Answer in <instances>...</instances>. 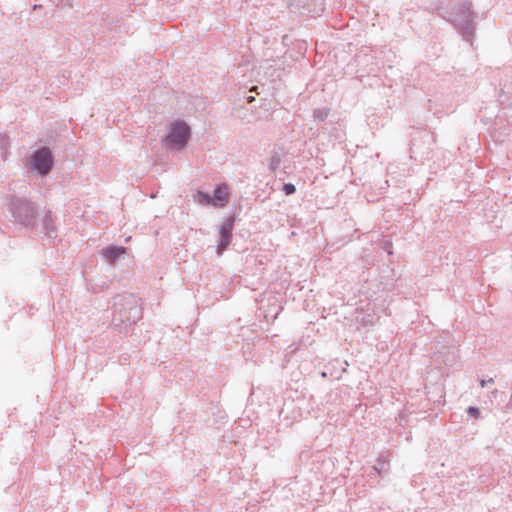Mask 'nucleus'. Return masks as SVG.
<instances>
[{
	"label": "nucleus",
	"mask_w": 512,
	"mask_h": 512,
	"mask_svg": "<svg viewBox=\"0 0 512 512\" xmlns=\"http://www.w3.org/2000/svg\"><path fill=\"white\" fill-rule=\"evenodd\" d=\"M142 318V310L133 295H118L114 299L112 322L119 332H127L128 328Z\"/></svg>",
	"instance_id": "obj_1"
},
{
	"label": "nucleus",
	"mask_w": 512,
	"mask_h": 512,
	"mask_svg": "<svg viewBox=\"0 0 512 512\" xmlns=\"http://www.w3.org/2000/svg\"><path fill=\"white\" fill-rule=\"evenodd\" d=\"M449 21L457 27L463 39L472 43L475 31L474 13L469 2H464L455 7L449 17Z\"/></svg>",
	"instance_id": "obj_2"
},
{
	"label": "nucleus",
	"mask_w": 512,
	"mask_h": 512,
	"mask_svg": "<svg viewBox=\"0 0 512 512\" xmlns=\"http://www.w3.org/2000/svg\"><path fill=\"white\" fill-rule=\"evenodd\" d=\"M10 212L17 223L34 227L37 209L33 202L25 198L13 197L10 201Z\"/></svg>",
	"instance_id": "obj_3"
},
{
	"label": "nucleus",
	"mask_w": 512,
	"mask_h": 512,
	"mask_svg": "<svg viewBox=\"0 0 512 512\" xmlns=\"http://www.w3.org/2000/svg\"><path fill=\"white\" fill-rule=\"evenodd\" d=\"M191 135L190 127L183 120L174 121L171 124L170 131L165 137V141L168 145H177L178 147H184Z\"/></svg>",
	"instance_id": "obj_4"
},
{
	"label": "nucleus",
	"mask_w": 512,
	"mask_h": 512,
	"mask_svg": "<svg viewBox=\"0 0 512 512\" xmlns=\"http://www.w3.org/2000/svg\"><path fill=\"white\" fill-rule=\"evenodd\" d=\"M31 166L39 175H47L53 167V156L48 147L37 149L31 157Z\"/></svg>",
	"instance_id": "obj_5"
},
{
	"label": "nucleus",
	"mask_w": 512,
	"mask_h": 512,
	"mask_svg": "<svg viewBox=\"0 0 512 512\" xmlns=\"http://www.w3.org/2000/svg\"><path fill=\"white\" fill-rule=\"evenodd\" d=\"M234 226V217L230 216L224 220L219 229L220 241L216 248V253L221 255L229 246L232 239V230Z\"/></svg>",
	"instance_id": "obj_6"
},
{
	"label": "nucleus",
	"mask_w": 512,
	"mask_h": 512,
	"mask_svg": "<svg viewBox=\"0 0 512 512\" xmlns=\"http://www.w3.org/2000/svg\"><path fill=\"white\" fill-rule=\"evenodd\" d=\"M41 232L49 238L56 237L55 217L51 211L45 212L41 219Z\"/></svg>",
	"instance_id": "obj_7"
},
{
	"label": "nucleus",
	"mask_w": 512,
	"mask_h": 512,
	"mask_svg": "<svg viewBox=\"0 0 512 512\" xmlns=\"http://www.w3.org/2000/svg\"><path fill=\"white\" fill-rule=\"evenodd\" d=\"M212 205L224 207L229 202V193L226 186L218 185L213 192Z\"/></svg>",
	"instance_id": "obj_8"
},
{
	"label": "nucleus",
	"mask_w": 512,
	"mask_h": 512,
	"mask_svg": "<svg viewBox=\"0 0 512 512\" xmlns=\"http://www.w3.org/2000/svg\"><path fill=\"white\" fill-rule=\"evenodd\" d=\"M126 253V248L123 246L110 245L102 249V256L109 262H116L119 257Z\"/></svg>",
	"instance_id": "obj_9"
},
{
	"label": "nucleus",
	"mask_w": 512,
	"mask_h": 512,
	"mask_svg": "<svg viewBox=\"0 0 512 512\" xmlns=\"http://www.w3.org/2000/svg\"><path fill=\"white\" fill-rule=\"evenodd\" d=\"M389 470V459L387 453H381L376 460L375 465L373 466V471L375 474L382 476L387 473Z\"/></svg>",
	"instance_id": "obj_10"
},
{
	"label": "nucleus",
	"mask_w": 512,
	"mask_h": 512,
	"mask_svg": "<svg viewBox=\"0 0 512 512\" xmlns=\"http://www.w3.org/2000/svg\"><path fill=\"white\" fill-rule=\"evenodd\" d=\"M196 197L198 203L202 205H212V197L209 193L198 191Z\"/></svg>",
	"instance_id": "obj_11"
},
{
	"label": "nucleus",
	"mask_w": 512,
	"mask_h": 512,
	"mask_svg": "<svg viewBox=\"0 0 512 512\" xmlns=\"http://www.w3.org/2000/svg\"><path fill=\"white\" fill-rule=\"evenodd\" d=\"M328 114H329L328 109L320 108V109L314 110L313 117L319 121H324L328 117Z\"/></svg>",
	"instance_id": "obj_12"
},
{
	"label": "nucleus",
	"mask_w": 512,
	"mask_h": 512,
	"mask_svg": "<svg viewBox=\"0 0 512 512\" xmlns=\"http://www.w3.org/2000/svg\"><path fill=\"white\" fill-rule=\"evenodd\" d=\"M282 191L285 195H292L296 191V187L293 183H285L282 187Z\"/></svg>",
	"instance_id": "obj_13"
},
{
	"label": "nucleus",
	"mask_w": 512,
	"mask_h": 512,
	"mask_svg": "<svg viewBox=\"0 0 512 512\" xmlns=\"http://www.w3.org/2000/svg\"><path fill=\"white\" fill-rule=\"evenodd\" d=\"M280 165V157L279 155L275 154L271 157L270 160V168L273 171H276L279 168Z\"/></svg>",
	"instance_id": "obj_14"
},
{
	"label": "nucleus",
	"mask_w": 512,
	"mask_h": 512,
	"mask_svg": "<svg viewBox=\"0 0 512 512\" xmlns=\"http://www.w3.org/2000/svg\"><path fill=\"white\" fill-rule=\"evenodd\" d=\"M467 413L473 417V418H479L480 416V410L479 408L477 407H474V406H470L468 409H467Z\"/></svg>",
	"instance_id": "obj_15"
},
{
	"label": "nucleus",
	"mask_w": 512,
	"mask_h": 512,
	"mask_svg": "<svg viewBox=\"0 0 512 512\" xmlns=\"http://www.w3.org/2000/svg\"><path fill=\"white\" fill-rule=\"evenodd\" d=\"M494 382V379L493 378H490L488 380H480V385L482 388L486 387L488 383H493Z\"/></svg>",
	"instance_id": "obj_16"
},
{
	"label": "nucleus",
	"mask_w": 512,
	"mask_h": 512,
	"mask_svg": "<svg viewBox=\"0 0 512 512\" xmlns=\"http://www.w3.org/2000/svg\"><path fill=\"white\" fill-rule=\"evenodd\" d=\"M509 408H512V394H511V397H510V400L508 402V405H507Z\"/></svg>",
	"instance_id": "obj_17"
},
{
	"label": "nucleus",
	"mask_w": 512,
	"mask_h": 512,
	"mask_svg": "<svg viewBox=\"0 0 512 512\" xmlns=\"http://www.w3.org/2000/svg\"><path fill=\"white\" fill-rule=\"evenodd\" d=\"M321 377H323V378L327 377V373L326 372H321Z\"/></svg>",
	"instance_id": "obj_18"
},
{
	"label": "nucleus",
	"mask_w": 512,
	"mask_h": 512,
	"mask_svg": "<svg viewBox=\"0 0 512 512\" xmlns=\"http://www.w3.org/2000/svg\"><path fill=\"white\" fill-rule=\"evenodd\" d=\"M497 392H498V390H497V389H494V391L492 392V394H494V395H495Z\"/></svg>",
	"instance_id": "obj_19"
}]
</instances>
